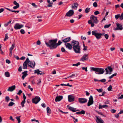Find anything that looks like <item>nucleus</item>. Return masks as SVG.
<instances>
[{"mask_svg": "<svg viewBox=\"0 0 123 123\" xmlns=\"http://www.w3.org/2000/svg\"><path fill=\"white\" fill-rule=\"evenodd\" d=\"M93 5L94 7H97V3L96 2H94L93 4Z\"/></svg>", "mask_w": 123, "mask_h": 123, "instance_id": "nucleus-50", "label": "nucleus"}, {"mask_svg": "<svg viewBox=\"0 0 123 123\" xmlns=\"http://www.w3.org/2000/svg\"><path fill=\"white\" fill-rule=\"evenodd\" d=\"M120 16V14H117L115 16V18L116 19H117Z\"/></svg>", "mask_w": 123, "mask_h": 123, "instance_id": "nucleus-47", "label": "nucleus"}, {"mask_svg": "<svg viewBox=\"0 0 123 123\" xmlns=\"http://www.w3.org/2000/svg\"><path fill=\"white\" fill-rule=\"evenodd\" d=\"M64 44L66 48L69 49H71L73 48L71 43V44L69 43H65Z\"/></svg>", "mask_w": 123, "mask_h": 123, "instance_id": "nucleus-20", "label": "nucleus"}, {"mask_svg": "<svg viewBox=\"0 0 123 123\" xmlns=\"http://www.w3.org/2000/svg\"><path fill=\"white\" fill-rule=\"evenodd\" d=\"M79 102L81 104L87 102V99L84 98H79L78 99Z\"/></svg>", "mask_w": 123, "mask_h": 123, "instance_id": "nucleus-17", "label": "nucleus"}, {"mask_svg": "<svg viewBox=\"0 0 123 123\" xmlns=\"http://www.w3.org/2000/svg\"><path fill=\"white\" fill-rule=\"evenodd\" d=\"M35 72L34 73L35 74L37 73V74H40L41 75H43L44 74L43 72H42L39 70V69L36 70L34 71Z\"/></svg>", "mask_w": 123, "mask_h": 123, "instance_id": "nucleus-21", "label": "nucleus"}, {"mask_svg": "<svg viewBox=\"0 0 123 123\" xmlns=\"http://www.w3.org/2000/svg\"><path fill=\"white\" fill-rule=\"evenodd\" d=\"M14 104V103L12 102H11L9 103L8 106H12Z\"/></svg>", "mask_w": 123, "mask_h": 123, "instance_id": "nucleus-41", "label": "nucleus"}, {"mask_svg": "<svg viewBox=\"0 0 123 123\" xmlns=\"http://www.w3.org/2000/svg\"><path fill=\"white\" fill-rule=\"evenodd\" d=\"M16 86L15 85L12 86L11 87H9L8 88L7 91H9L10 92H12L15 89Z\"/></svg>", "mask_w": 123, "mask_h": 123, "instance_id": "nucleus-22", "label": "nucleus"}, {"mask_svg": "<svg viewBox=\"0 0 123 123\" xmlns=\"http://www.w3.org/2000/svg\"><path fill=\"white\" fill-rule=\"evenodd\" d=\"M112 89V86L111 85H110L109 87L108 88V90L109 91H110Z\"/></svg>", "mask_w": 123, "mask_h": 123, "instance_id": "nucleus-46", "label": "nucleus"}, {"mask_svg": "<svg viewBox=\"0 0 123 123\" xmlns=\"http://www.w3.org/2000/svg\"><path fill=\"white\" fill-rule=\"evenodd\" d=\"M47 111L48 113L49 114H51V111L50 108L49 107H48L47 108Z\"/></svg>", "mask_w": 123, "mask_h": 123, "instance_id": "nucleus-31", "label": "nucleus"}, {"mask_svg": "<svg viewBox=\"0 0 123 123\" xmlns=\"http://www.w3.org/2000/svg\"><path fill=\"white\" fill-rule=\"evenodd\" d=\"M106 81V80L105 79H103L101 80H100V81H101L102 82H105Z\"/></svg>", "mask_w": 123, "mask_h": 123, "instance_id": "nucleus-56", "label": "nucleus"}, {"mask_svg": "<svg viewBox=\"0 0 123 123\" xmlns=\"http://www.w3.org/2000/svg\"><path fill=\"white\" fill-rule=\"evenodd\" d=\"M22 92L21 90L19 91L17 93V94L19 95H20Z\"/></svg>", "mask_w": 123, "mask_h": 123, "instance_id": "nucleus-54", "label": "nucleus"}, {"mask_svg": "<svg viewBox=\"0 0 123 123\" xmlns=\"http://www.w3.org/2000/svg\"><path fill=\"white\" fill-rule=\"evenodd\" d=\"M80 64V62H79L77 64H73V66H77L78 65H79Z\"/></svg>", "mask_w": 123, "mask_h": 123, "instance_id": "nucleus-42", "label": "nucleus"}, {"mask_svg": "<svg viewBox=\"0 0 123 123\" xmlns=\"http://www.w3.org/2000/svg\"><path fill=\"white\" fill-rule=\"evenodd\" d=\"M62 43V42L60 40L58 41V43H57L56 42V45H57V47L58 46L60 45Z\"/></svg>", "mask_w": 123, "mask_h": 123, "instance_id": "nucleus-40", "label": "nucleus"}, {"mask_svg": "<svg viewBox=\"0 0 123 123\" xmlns=\"http://www.w3.org/2000/svg\"><path fill=\"white\" fill-rule=\"evenodd\" d=\"M19 6H15L13 7V8L14 9H16L17 8H18Z\"/></svg>", "mask_w": 123, "mask_h": 123, "instance_id": "nucleus-63", "label": "nucleus"}, {"mask_svg": "<svg viewBox=\"0 0 123 123\" xmlns=\"http://www.w3.org/2000/svg\"><path fill=\"white\" fill-rule=\"evenodd\" d=\"M78 6V5L77 3L73 4L72 5V8L73 9H76Z\"/></svg>", "mask_w": 123, "mask_h": 123, "instance_id": "nucleus-26", "label": "nucleus"}, {"mask_svg": "<svg viewBox=\"0 0 123 123\" xmlns=\"http://www.w3.org/2000/svg\"><path fill=\"white\" fill-rule=\"evenodd\" d=\"M100 13L98 11H97L94 12V14L95 15H97L98 14H99Z\"/></svg>", "mask_w": 123, "mask_h": 123, "instance_id": "nucleus-52", "label": "nucleus"}, {"mask_svg": "<svg viewBox=\"0 0 123 123\" xmlns=\"http://www.w3.org/2000/svg\"><path fill=\"white\" fill-rule=\"evenodd\" d=\"M88 54H85L80 59V61L84 62L87 60L88 59Z\"/></svg>", "mask_w": 123, "mask_h": 123, "instance_id": "nucleus-13", "label": "nucleus"}, {"mask_svg": "<svg viewBox=\"0 0 123 123\" xmlns=\"http://www.w3.org/2000/svg\"><path fill=\"white\" fill-rule=\"evenodd\" d=\"M28 89H30L31 91H33V89L32 88H31V86L30 85H29L28 86Z\"/></svg>", "mask_w": 123, "mask_h": 123, "instance_id": "nucleus-62", "label": "nucleus"}, {"mask_svg": "<svg viewBox=\"0 0 123 123\" xmlns=\"http://www.w3.org/2000/svg\"><path fill=\"white\" fill-rule=\"evenodd\" d=\"M13 3L16 6H19V4L17 3L16 1H14L13 2Z\"/></svg>", "mask_w": 123, "mask_h": 123, "instance_id": "nucleus-39", "label": "nucleus"}, {"mask_svg": "<svg viewBox=\"0 0 123 123\" xmlns=\"http://www.w3.org/2000/svg\"><path fill=\"white\" fill-rule=\"evenodd\" d=\"M87 67H86L85 68L84 67H82V68L83 70H85L86 72H87Z\"/></svg>", "mask_w": 123, "mask_h": 123, "instance_id": "nucleus-53", "label": "nucleus"}, {"mask_svg": "<svg viewBox=\"0 0 123 123\" xmlns=\"http://www.w3.org/2000/svg\"><path fill=\"white\" fill-rule=\"evenodd\" d=\"M105 69L106 72V74H111V72L113 71V69L111 66H108Z\"/></svg>", "mask_w": 123, "mask_h": 123, "instance_id": "nucleus-10", "label": "nucleus"}, {"mask_svg": "<svg viewBox=\"0 0 123 123\" xmlns=\"http://www.w3.org/2000/svg\"><path fill=\"white\" fill-rule=\"evenodd\" d=\"M57 39L51 40H49L48 43L45 42V44L47 47H49L50 49H53L57 48L56 42H57Z\"/></svg>", "mask_w": 123, "mask_h": 123, "instance_id": "nucleus-1", "label": "nucleus"}, {"mask_svg": "<svg viewBox=\"0 0 123 123\" xmlns=\"http://www.w3.org/2000/svg\"><path fill=\"white\" fill-rule=\"evenodd\" d=\"M116 24L117 27L116 28H114V31L117 30H123V27L122 25L118 23H117Z\"/></svg>", "mask_w": 123, "mask_h": 123, "instance_id": "nucleus-8", "label": "nucleus"}, {"mask_svg": "<svg viewBox=\"0 0 123 123\" xmlns=\"http://www.w3.org/2000/svg\"><path fill=\"white\" fill-rule=\"evenodd\" d=\"M61 51L62 52H64L65 51V50L63 47H62L61 49Z\"/></svg>", "mask_w": 123, "mask_h": 123, "instance_id": "nucleus-58", "label": "nucleus"}, {"mask_svg": "<svg viewBox=\"0 0 123 123\" xmlns=\"http://www.w3.org/2000/svg\"><path fill=\"white\" fill-rule=\"evenodd\" d=\"M13 48L12 47H11L9 49L10 53H9V55L10 56H11L12 55V51L13 50Z\"/></svg>", "mask_w": 123, "mask_h": 123, "instance_id": "nucleus-33", "label": "nucleus"}, {"mask_svg": "<svg viewBox=\"0 0 123 123\" xmlns=\"http://www.w3.org/2000/svg\"><path fill=\"white\" fill-rule=\"evenodd\" d=\"M20 32L22 34H24L25 33V31L23 29H21L20 30Z\"/></svg>", "mask_w": 123, "mask_h": 123, "instance_id": "nucleus-48", "label": "nucleus"}, {"mask_svg": "<svg viewBox=\"0 0 123 123\" xmlns=\"http://www.w3.org/2000/svg\"><path fill=\"white\" fill-rule=\"evenodd\" d=\"M93 103V98L92 96H90L87 103V106H89L92 105Z\"/></svg>", "mask_w": 123, "mask_h": 123, "instance_id": "nucleus-14", "label": "nucleus"}, {"mask_svg": "<svg viewBox=\"0 0 123 123\" xmlns=\"http://www.w3.org/2000/svg\"><path fill=\"white\" fill-rule=\"evenodd\" d=\"M74 52L76 53H80V47L79 45L73 47Z\"/></svg>", "mask_w": 123, "mask_h": 123, "instance_id": "nucleus-4", "label": "nucleus"}, {"mask_svg": "<svg viewBox=\"0 0 123 123\" xmlns=\"http://www.w3.org/2000/svg\"><path fill=\"white\" fill-rule=\"evenodd\" d=\"M35 63L34 61H30L29 62L28 65L30 68H34L35 66Z\"/></svg>", "mask_w": 123, "mask_h": 123, "instance_id": "nucleus-9", "label": "nucleus"}, {"mask_svg": "<svg viewBox=\"0 0 123 123\" xmlns=\"http://www.w3.org/2000/svg\"><path fill=\"white\" fill-rule=\"evenodd\" d=\"M5 75L6 77H8L10 76V75L8 72H6L5 73Z\"/></svg>", "mask_w": 123, "mask_h": 123, "instance_id": "nucleus-29", "label": "nucleus"}, {"mask_svg": "<svg viewBox=\"0 0 123 123\" xmlns=\"http://www.w3.org/2000/svg\"><path fill=\"white\" fill-rule=\"evenodd\" d=\"M63 98V96H57L55 100L56 102L59 101Z\"/></svg>", "mask_w": 123, "mask_h": 123, "instance_id": "nucleus-23", "label": "nucleus"}, {"mask_svg": "<svg viewBox=\"0 0 123 123\" xmlns=\"http://www.w3.org/2000/svg\"><path fill=\"white\" fill-rule=\"evenodd\" d=\"M27 71H24V72H22V74H23V75L22 77V78L24 80L25 78L26 77V76L28 75V74H27Z\"/></svg>", "mask_w": 123, "mask_h": 123, "instance_id": "nucleus-24", "label": "nucleus"}, {"mask_svg": "<svg viewBox=\"0 0 123 123\" xmlns=\"http://www.w3.org/2000/svg\"><path fill=\"white\" fill-rule=\"evenodd\" d=\"M31 4L33 6L35 7H37V6L34 3H32Z\"/></svg>", "mask_w": 123, "mask_h": 123, "instance_id": "nucleus-55", "label": "nucleus"}, {"mask_svg": "<svg viewBox=\"0 0 123 123\" xmlns=\"http://www.w3.org/2000/svg\"><path fill=\"white\" fill-rule=\"evenodd\" d=\"M29 62V59L28 58H27L25 61L24 62L23 66V69H26L27 67V64H28Z\"/></svg>", "mask_w": 123, "mask_h": 123, "instance_id": "nucleus-7", "label": "nucleus"}, {"mask_svg": "<svg viewBox=\"0 0 123 123\" xmlns=\"http://www.w3.org/2000/svg\"><path fill=\"white\" fill-rule=\"evenodd\" d=\"M106 39H107L108 38L109 35L107 34H105L104 35Z\"/></svg>", "mask_w": 123, "mask_h": 123, "instance_id": "nucleus-51", "label": "nucleus"}, {"mask_svg": "<svg viewBox=\"0 0 123 123\" xmlns=\"http://www.w3.org/2000/svg\"><path fill=\"white\" fill-rule=\"evenodd\" d=\"M31 121L32 122L36 121L37 123H39V121L38 120H36L35 119H31Z\"/></svg>", "mask_w": 123, "mask_h": 123, "instance_id": "nucleus-59", "label": "nucleus"}, {"mask_svg": "<svg viewBox=\"0 0 123 123\" xmlns=\"http://www.w3.org/2000/svg\"><path fill=\"white\" fill-rule=\"evenodd\" d=\"M6 63H7L8 64H9L11 62L8 59H7L6 60Z\"/></svg>", "mask_w": 123, "mask_h": 123, "instance_id": "nucleus-64", "label": "nucleus"}, {"mask_svg": "<svg viewBox=\"0 0 123 123\" xmlns=\"http://www.w3.org/2000/svg\"><path fill=\"white\" fill-rule=\"evenodd\" d=\"M111 25L110 24H109V25H106L104 26L105 28H109Z\"/></svg>", "mask_w": 123, "mask_h": 123, "instance_id": "nucleus-43", "label": "nucleus"}, {"mask_svg": "<svg viewBox=\"0 0 123 123\" xmlns=\"http://www.w3.org/2000/svg\"><path fill=\"white\" fill-rule=\"evenodd\" d=\"M96 90L97 91H98L99 92H102L103 89L102 88L100 89H97Z\"/></svg>", "mask_w": 123, "mask_h": 123, "instance_id": "nucleus-49", "label": "nucleus"}, {"mask_svg": "<svg viewBox=\"0 0 123 123\" xmlns=\"http://www.w3.org/2000/svg\"><path fill=\"white\" fill-rule=\"evenodd\" d=\"M8 38L9 37L8 36V34L6 33L5 35V38L4 39V41H6Z\"/></svg>", "mask_w": 123, "mask_h": 123, "instance_id": "nucleus-36", "label": "nucleus"}, {"mask_svg": "<svg viewBox=\"0 0 123 123\" xmlns=\"http://www.w3.org/2000/svg\"><path fill=\"white\" fill-rule=\"evenodd\" d=\"M37 45H40L41 44L40 41L39 40L37 41Z\"/></svg>", "mask_w": 123, "mask_h": 123, "instance_id": "nucleus-60", "label": "nucleus"}, {"mask_svg": "<svg viewBox=\"0 0 123 123\" xmlns=\"http://www.w3.org/2000/svg\"><path fill=\"white\" fill-rule=\"evenodd\" d=\"M18 70L19 72H21L22 71V67L21 66H20L18 68Z\"/></svg>", "mask_w": 123, "mask_h": 123, "instance_id": "nucleus-61", "label": "nucleus"}, {"mask_svg": "<svg viewBox=\"0 0 123 123\" xmlns=\"http://www.w3.org/2000/svg\"><path fill=\"white\" fill-rule=\"evenodd\" d=\"M96 117L97 118L96 121L97 123H104V121L100 117L98 116H96Z\"/></svg>", "mask_w": 123, "mask_h": 123, "instance_id": "nucleus-18", "label": "nucleus"}, {"mask_svg": "<svg viewBox=\"0 0 123 123\" xmlns=\"http://www.w3.org/2000/svg\"><path fill=\"white\" fill-rule=\"evenodd\" d=\"M25 101H24V100L22 102H21V104L22 105V107H23L24 106V104L25 103Z\"/></svg>", "mask_w": 123, "mask_h": 123, "instance_id": "nucleus-45", "label": "nucleus"}, {"mask_svg": "<svg viewBox=\"0 0 123 123\" xmlns=\"http://www.w3.org/2000/svg\"><path fill=\"white\" fill-rule=\"evenodd\" d=\"M41 100V99L38 96H36L32 99V102L35 104H37Z\"/></svg>", "mask_w": 123, "mask_h": 123, "instance_id": "nucleus-3", "label": "nucleus"}, {"mask_svg": "<svg viewBox=\"0 0 123 123\" xmlns=\"http://www.w3.org/2000/svg\"><path fill=\"white\" fill-rule=\"evenodd\" d=\"M11 20L9 21L8 22L5 24H4V26L5 27L7 26L9 24L11 23Z\"/></svg>", "mask_w": 123, "mask_h": 123, "instance_id": "nucleus-38", "label": "nucleus"}, {"mask_svg": "<svg viewBox=\"0 0 123 123\" xmlns=\"http://www.w3.org/2000/svg\"><path fill=\"white\" fill-rule=\"evenodd\" d=\"M90 68L91 71H94L95 73L97 74H102L105 72V70L103 68H101L91 67Z\"/></svg>", "mask_w": 123, "mask_h": 123, "instance_id": "nucleus-2", "label": "nucleus"}, {"mask_svg": "<svg viewBox=\"0 0 123 123\" xmlns=\"http://www.w3.org/2000/svg\"><path fill=\"white\" fill-rule=\"evenodd\" d=\"M68 101L69 102H71L73 101L74 99V97L71 95H69L68 96Z\"/></svg>", "mask_w": 123, "mask_h": 123, "instance_id": "nucleus-16", "label": "nucleus"}, {"mask_svg": "<svg viewBox=\"0 0 123 123\" xmlns=\"http://www.w3.org/2000/svg\"><path fill=\"white\" fill-rule=\"evenodd\" d=\"M88 22L89 24H90L91 25V26L92 27H93L94 26V24L93 23H92V22L91 20H88Z\"/></svg>", "mask_w": 123, "mask_h": 123, "instance_id": "nucleus-30", "label": "nucleus"}, {"mask_svg": "<svg viewBox=\"0 0 123 123\" xmlns=\"http://www.w3.org/2000/svg\"><path fill=\"white\" fill-rule=\"evenodd\" d=\"M90 19L91 20H91L92 22L93 23L95 24H97L98 22L97 17L93 15H92L91 16Z\"/></svg>", "mask_w": 123, "mask_h": 123, "instance_id": "nucleus-6", "label": "nucleus"}, {"mask_svg": "<svg viewBox=\"0 0 123 123\" xmlns=\"http://www.w3.org/2000/svg\"><path fill=\"white\" fill-rule=\"evenodd\" d=\"M24 26L22 25H20L18 23L16 24L14 26V28L15 30L19 29Z\"/></svg>", "mask_w": 123, "mask_h": 123, "instance_id": "nucleus-12", "label": "nucleus"}, {"mask_svg": "<svg viewBox=\"0 0 123 123\" xmlns=\"http://www.w3.org/2000/svg\"><path fill=\"white\" fill-rule=\"evenodd\" d=\"M90 8L87 7L86 8L85 10V12L86 13H88L90 11Z\"/></svg>", "mask_w": 123, "mask_h": 123, "instance_id": "nucleus-35", "label": "nucleus"}, {"mask_svg": "<svg viewBox=\"0 0 123 123\" xmlns=\"http://www.w3.org/2000/svg\"><path fill=\"white\" fill-rule=\"evenodd\" d=\"M20 116H19L18 117H16V118L17 120L18 123H19L21 122L20 119Z\"/></svg>", "mask_w": 123, "mask_h": 123, "instance_id": "nucleus-32", "label": "nucleus"}, {"mask_svg": "<svg viewBox=\"0 0 123 123\" xmlns=\"http://www.w3.org/2000/svg\"><path fill=\"white\" fill-rule=\"evenodd\" d=\"M74 12L73 10H70L65 15V16L71 17L74 14Z\"/></svg>", "mask_w": 123, "mask_h": 123, "instance_id": "nucleus-11", "label": "nucleus"}, {"mask_svg": "<svg viewBox=\"0 0 123 123\" xmlns=\"http://www.w3.org/2000/svg\"><path fill=\"white\" fill-rule=\"evenodd\" d=\"M71 40V38L70 37H68L62 40V42L65 43H68L67 42H69Z\"/></svg>", "mask_w": 123, "mask_h": 123, "instance_id": "nucleus-19", "label": "nucleus"}, {"mask_svg": "<svg viewBox=\"0 0 123 123\" xmlns=\"http://www.w3.org/2000/svg\"><path fill=\"white\" fill-rule=\"evenodd\" d=\"M5 101L7 102H8L10 100V98L9 96H6L5 98Z\"/></svg>", "mask_w": 123, "mask_h": 123, "instance_id": "nucleus-34", "label": "nucleus"}, {"mask_svg": "<svg viewBox=\"0 0 123 123\" xmlns=\"http://www.w3.org/2000/svg\"><path fill=\"white\" fill-rule=\"evenodd\" d=\"M47 2L49 4V5H48L47 7H52V4H53L52 2H50V0H47Z\"/></svg>", "mask_w": 123, "mask_h": 123, "instance_id": "nucleus-28", "label": "nucleus"}, {"mask_svg": "<svg viewBox=\"0 0 123 123\" xmlns=\"http://www.w3.org/2000/svg\"><path fill=\"white\" fill-rule=\"evenodd\" d=\"M85 111H84L82 110L81 111L77 112L76 113L77 114H85Z\"/></svg>", "mask_w": 123, "mask_h": 123, "instance_id": "nucleus-27", "label": "nucleus"}, {"mask_svg": "<svg viewBox=\"0 0 123 123\" xmlns=\"http://www.w3.org/2000/svg\"><path fill=\"white\" fill-rule=\"evenodd\" d=\"M67 107L71 111L74 112L75 111V108H73L71 107L69 105H67Z\"/></svg>", "mask_w": 123, "mask_h": 123, "instance_id": "nucleus-25", "label": "nucleus"}, {"mask_svg": "<svg viewBox=\"0 0 123 123\" xmlns=\"http://www.w3.org/2000/svg\"><path fill=\"white\" fill-rule=\"evenodd\" d=\"M92 34L93 35L95 36L97 39H99L101 38L100 33L97 32V31L95 30L92 31Z\"/></svg>", "mask_w": 123, "mask_h": 123, "instance_id": "nucleus-5", "label": "nucleus"}, {"mask_svg": "<svg viewBox=\"0 0 123 123\" xmlns=\"http://www.w3.org/2000/svg\"><path fill=\"white\" fill-rule=\"evenodd\" d=\"M117 75V73H115L114 74H112L109 77V78L110 79H111L113 78L114 76H116Z\"/></svg>", "mask_w": 123, "mask_h": 123, "instance_id": "nucleus-37", "label": "nucleus"}, {"mask_svg": "<svg viewBox=\"0 0 123 123\" xmlns=\"http://www.w3.org/2000/svg\"><path fill=\"white\" fill-rule=\"evenodd\" d=\"M71 43H72L73 47H75L79 45V42L77 41L73 40L72 41Z\"/></svg>", "mask_w": 123, "mask_h": 123, "instance_id": "nucleus-15", "label": "nucleus"}, {"mask_svg": "<svg viewBox=\"0 0 123 123\" xmlns=\"http://www.w3.org/2000/svg\"><path fill=\"white\" fill-rule=\"evenodd\" d=\"M119 18L121 20L123 19V12L121 14V15H120V16Z\"/></svg>", "mask_w": 123, "mask_h": 123, "instance_id": "nucleus-44", "label": "nucleus"}, {"mask_svg": "<svg viewBox=\"0 0 123 123\" xmlns=\"http://www.w3.org/2000/svg\"><path fill=\"white\" fill-rule=\"evenodd\" d=\"M111 111L112 113H115L116 111V110L113 109L111 110Z\"/></svg>", "mask_w": 123, "mask_h": 123, "instance_id": "nucleus-57", "label": "nucleus"}]
</instances>
